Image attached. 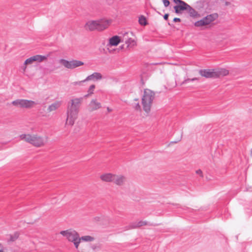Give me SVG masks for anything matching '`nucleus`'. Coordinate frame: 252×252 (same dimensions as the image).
Wrapping results in <instances>:
<instances>
[{
	"label": "nucleus",
	"instance_id": "f257e3e1",
	"mask_svg": "<svg viewBox=\"0 0 252 252\" xmlns=\"http://www.w3.org/2000/svg\"><path fill=\"white\" fill-rule=\"evenodd\" d=\"M83 100L82 97L74 98L70 100L67 107L66 124L73 126L77 118L79 108Z\"/></svg>",
	"mask_w": 252,
	"mask_h": 252
},
{
	"label": "nucleus",
	"instance_id": "f03ea898",
	"mask_svg": "<svg viewBox=\"0 0 252 252\" xmlns=\"http://www.w3.org/2000/svg\"><path fill=\"white\" fill-rule=\"evenodd\" d=\"M19 137L21 140L29 143L36 147H43L48 141L47 136L43 137L36 134H22L19 136Z\"/></svg>",
	"mask_w": 252,
	"mask_h": 252
},
{
	"label": "nucleus",
	"instance_id": "7ed1b4c3",
	"mask_svg": "<svg viewBox=\"0 0 252 252\" xmlns=\"http://www.w3.org/2000/svg\"><path fill=\"white\" fill-rule=\"evenodd\" d=\"M155 98V93L149 89H145L142 96V105L144 111L149 113Z\"/></svg>",
	"mask_w": 252,
	"mask_h": 252
},
{
	"label": "nucleus",
	"instance_id": "20e7f679",
	"mask_svg": "<svg viewBox=\"0 0 252 252\" xmlns=\"http://www.w3.org/2000/svg\"><path fill=\"white\" fill-rule=\"evenodd\" d=\"M111 21L101 19L97 21H89L85 25L86 30L93 31L94 30L102 31L107 28L111 23Z\"/></svg>",
	"mask_w": 252,
	"mask_h": 252
},
{
	"label": "nucleus",
	"instance_id": "39448f33",
	"mask_svg": "<svg viewBox=\"0 0 252 252\" xmlns=\"http://www.w3.org/2000/svg\"><path fill=\"white\" fill-rule=\"evenodd\" d=\"M199 73L201 76L207 78H216L226 76L228 74V71L224 68L200 69Z\"/></svg>",
	"mask_w": 252,
	"mask_h": 252
},
{
	"label": "nucleus",
	"instance_id": "423d86ee",
	"mask_svg": "<svg viewBox=\"0 0 252 252\" xmlns=\"http://www.w3.org/2000/svg\"><path fill=\"white\" fill-rule=\"evenodd\" d=\"M176 3L179 4L176 5L174 7L175 12L177 14L181 13V11L187 10L191 17H195L197 16L198 13L188 4L181 0H173Z\"/></svg>",
	"mask_w": 252,
	"mask_h": 252
},
{
	"label": "nucleus",
	"instance_id": "0eeeda50",
	"mask_svg": "<svg viewBox=\"0 0 252 252\" xmlns=\"http://www.w3.org/2000/svg\"><path fill=\"white\" fill-rule=\"evenodd\" d=\"M60 233L65 237L68 241L73 242L76 249L78 248L80 243V239L79 234L75 230L67 229L61 231Z\"/></svg>",
	"mask_w": 252,
	"mask_h": 252
},
{
	"label": "nucleus",
	"instance_id": "6e6552de",
	"mask_svg": "<svg viewBox=\"0 0 252 252\" xmlns=\"http://www.w3.org/2000/svg\"><path fill=\"white\" fill-rule=\"evenodd\" d=\"M11 103L15 106L26 109L32 108L37 104L35 101L24 99H16L13 101Z\"/></svg>",
	"mask_w": 252,
	"mask_h": 252
},
{
	"label": "nucleus",
	"instance_id": "1a4fd4ad",
	"mask_svg": "<svg viewBox=\"0 0 252 252\" xmlns=\"http://www.w3.org/2000/svg\"><path fill=\"white\" fill-rule=\"evenodd\" d=\"M59 63L67 69H72L84 65V63L80 61L73 60L68 61L65 59H60Z\"/></svg>",
	"mask_w": 252,
	"mask_h": 252
},
{
	"label": "nucleus",
	"instance_id": "9d476101",
	"mask_svg": "<svg viewBox=\"0 0 252 252\" xmlns=\"http://www.w3.org/2000/svg\"><path fill=\"white\" fill-rule=\"evenodd\" d=\"M218 17V15L217 13L208 15L202 19L194 23V25L198 27L208 25L215 20Z\"/></svg>",
	"mask_w": 252,
	"mask_h": 252
},
{
	"label": "nucleus",
	"instance_id": "9b49d317",
	"mask_svg": "<svg viewBox=\"0 0 252 252\" xmlns=\"http://www.w3.org/2000/svg\"><path fill=\"white\" fill-rule=\"evenodd\" d=\"M48 55L42 56L40 55H36L33 56L28 59L25 61V64L30 65L32 64L34 62H36L38 63H41L47 60Z\"/></svg>",
	"mask_w": 252,
	"mask_h": 252
},
{
	"label": "nucleus",
	"instance_id": "f8f14e48",
	"mask_svg": "<svg viewBox=\"0 0 252 252\" xmlns=\"http://www.w3.org/2000/svg\"><path fill=\"white\" fill-rule=\"evenodd\" d=\"M126 181V178L122 175L114 174L113 182L118 186H123Z\"/></svg>",
	"mask_w": 252,
	"mask_h": 252
},
{
	"label": "nucleus",
	"instance_id": "ddd939ff",
	"mask_svg": "<svg viewBox=\"0 0 252 252\" xmlns=\"http://www.w3.org/2000/svg\"><path fill=\"white\" fill-rule=\"evenodd\" d=\"M102 76L101 73L99 72H94L93 74L88 76L85 79V81H88L92 80L94 81L100 80L102 79Z\"/></svg>",
	"mask_w": 252,
	"mask_h": 252
},
{
	"label": "nucleus",
	"instance_id": "4468645a",
	"mask_svg": "<svg viewBox=\"0 0 252 252\" xmlns=\"http://www.w3.org/2000/svg\"><path fill=\"white\" fill-rule=\"evenodd\" d=\"M62 104V101L61 100H57L53 103H52L51 105H50L48 108L47 111L48 112H51L52 111H56L58 108H59Z\"/></svg>",
	"mask_w": 252,
	"mask_h": 252
},
{
	"label": "nucleus",
	"instance_id": "2eb2a0df",
	"mask_svg": "<svg viewBox=\"0 0 252 252\" xmlns=\"http://www.w3.org/2000/svg\"><path fill=\"white\" fill-rule=\"evenodd\" d=\"M101 107V103L98 102L96 99L92 100L89 104V109L90 111L96 110Z\"/></svg>",
	"mask_w": 252,
	"mask_h": 252
},
{
	"label": "nucleus",
	"instance_id": "dca6fc26",
	"mask_svg": "<svg viewBox=\"0 0 252 252\" xmlns=\"http://www.w3.org/2000/svg\"><path fill=\"white\" fill-rule=\"evenodd\" d=\"M113 176L112 173H104L100 175V179L105 182H113Z\"/></svg>",
	"mask_w": 252,
	"mask_h": 252
},
{
	"label": "nucleus",
	"instance_id": "f3484780",
	"mask_svg": "<svg viewBox=\"0 0 252 252\" xmlns=\"http://www.w3.org/2000/svg\"><path fill=\"white\" fill-rule=\"evenodd\" d=\"M121 42L120 37L118 36H114L109 40V44L110 46H117Z\"/></svg>",
	"mask_w": 252,
	"mask_h": 252
},
{
	"label": "nucleus",
	"instance_id": "a211bd4d",
	"mask_svg": "<svg viewBox=\"0 0 252 252\" xmlns=\"http://www.w3.org/2000/svg\"><path fill=\"white\" fill-rule=\"evenodd\" d=\"M145 225H151V224L145 220H140L137 222H134V225L132 226L131 228H139L142 226H145Z\"/></svg>",
	"mask_w": 252,
	"mask_h": 252
},
{
	"label": "nucleus",
	"instance_id": "6ab92c4d",
	"mask_svg": "<svg viewBox=\"0 0 252 252\" xmlns=\"http://www.w3.org/2000/svg\"><path fill=\"white\" fill-rule=\"evenodd\" d=\"M125 42L126 44V47L128 49H131L136 45V41L131 38H129L127 39H126Z\"/></svg>",
	"mask_w": 252,
	"mask_h": 252
},
{
	"label": "nucleus",
	"instance_id": "aec40b11",
	"mask_svg": "<svg viewBox=\"0 0 252 252\" xmlns=\"http://www.w3.org/2000/svg\"><path fill=\"white\" fill-rule=\"evenodd\" d=\"M20 234L18 232H15L13 234L8 235V239L7 242H13L15 241L19 237Z\"/></svg>",
	"mask_w": 252,
	"mask_h": 252
},
{
	"label": "nucleus",
	"instance_id": "412c9836",
	"mask_svg": "<svg viewBox=\"0 0 252 252\" xmlns=\"http://www.w3.org/2000/svg\"><path fill=\"white\" fill-rule=\"evenodd\" d=\"M134 102L132 103L133 107L137 111H140L141 110V106L138 102V99H135L134 100Z\"/></svg>",
	"mask_w": 252,
	"mask_h": 252
},
{
	"label": "nucleus",
	"instance_id": "4be33fe9",
	"mask_svg": "<svg viewBox=\"0 0 252 252\" xmlns=\"http://www.w3.org/2000/svg\"><path fill=\"white\" fill-rule=\"evenodd\" d=\"M80 241L81 240L86 241V242H91L94 240V238L90 236H84L81 237H80Z\"/></svg>",
	"mask_w": 252,
	"mask_h": 252
},
{
	"label": "nucleus",
	"instance_id": "5701e85b",
	"mask_svg": "<svg viewBox=\"0 0 252 252\" xmlns=\"http://www.w3.org/2000/svg\"><path fill=\"white\" fill-rule=\"evenodd\" d=\"M198 80H199V78H197V77H194V78H193L192 79L188 78V79H185L182 83V85L188 83H189V82L190 81H194Z\"/></svg>",
	"mask_w": 252,
	"mask_h": 252
},
{
	"label": "nucleus",
	"instance_id": "b1692460",
	"mask_svg": "<svg viewBox=\"0 0 252 252\" xmlns=\"http://www.w3.org/2000/svg\"><path fill=\"white\" fill-rule=\"evenodd\" d=\"M139 22L141 25H146L147 24L146 20L144 17H141L139 18Z\"/></svg>",
	"mask_w": 252,
	"mask_h": 252
},
{
	"label": "nucleus",
	"instance_id": "393cba45",
	"mask_svg": "<svg viewBox=\"0 0 252 252\" xmlns=\"http://www.w3.org/2000/svg\"><path fill=\"white\" fill-rule=\"evenodd\" d=\"M86 82V81H85V79H84V80L80 81H76V82H72V85L73 86H76V85L81 86L82 83L84 82Z\"/></svg>",
	"mask_w": 252,
	"mask_h": 252
},
{
	"label": "nucleus",
	"instance_id": "a878e982",
	"mask_svg": "<svg viewBox=\"0 0 252 252\" xmlns=\"http://www.w3.org/2000/svg\"><path fill=\"white\" fill-rule=\"evenodd\" d=\"M95 88L94 85H92L90 86L88 89V93L89 94H93L94 93V89Z\"/></svg>",
	"mask_w": 252,
	"mask_h": 252
},
{
	"label": "nucleus",
	"instance_id": "bb28decb",
	"mask_svg": "<svg viewBox=\"0 0 252 252\" xmlns=\"http://www.w3.org/2000/svg\"><path fill=\"white\" fill-rule=\"evenodd\" d=\"M134 225V222L130 224L129 225L125 227V230H129L132 229H135V228H131L132 226Z\"/></svg>",
	"mask_w": 252,
	"mask_h": 252
},
{
	"label": "nucleus",
	"instance_id": "cd10ccee",
	"mask_svg": "<svg viewBox=\"0 0 252 252\" xmlns=\"http://www.w3.org/2000/svg\"><path fill=\"white\" fill-rule=\"evenodd\" d=\"M162 1L165 7H167L170 4V2L168 0H163Z\"/></svg>",
	"mask_w": 252,
	"mask_h": 252
},
{
	"label": "nucleus",
	"instance_id": "c85d7f7f",
	"mask_svg": "<svg viewBox=\"0 0 252 252\" xmlns=\"http://www.w3.org/2000/svg\"><path fill=\"white\" fill-rule=\"evenodd\" d=\"M196 173L199 175L201 177H203L202 171L200 169L197 170Z\"/></svg>",
	"mask_w": 252,
	"mask_h": 252
},
{
	"label": "nucleus",
	"instance_id": "c756f323",
	"mask_svg": "<svg viewBox=\"0 0 252 252\" xmlns=\"http://www.w3.org/2000/svg\"><path fill=\"white\" fill-rule=\"evenodd\" d=\"M27 65V64H25V63L24 62L23 65L22 66V69L23 70V72H25L26 71Z\"/></svg>",
	"mask_w": 252,
	"mask_h": 252
},
{
	"label": "nucleus",
	"instance_id": "7c9ffc66",
	"mask_svg": "<svg viewBox=\"0 0 252 252\" xmlns=\"http://www.w3.org/2000/svg\"><path fill=\"white\" fill-rule=\"evenodd\" d=\"M0 252H4V247L3 245L0 243Z\"/></svg>",
	"mask_w": 252,
	"mask_h": 252
},
{
	"label": "nucleus",
	"instance_id": "2f4dec72",
	"mask_svg": "<svg viewBox=\"0 0 252 252\" xmlns=\"http://www.w3.org/2000/svg\"><path fill=\"white\" fill-rule=\"evenodd\" d=\"M173 21L174 22H180L181 21V19L180 18H175L173 19Z\"/></svg>",
	"mask_w": 252,
	"mask_h": 252
},
{
	"label": "nucleus",
	"instance_id": "473e14b6",
	"mask_svg": "<svg viewBox=\"0 0 252 252\" xmlns=\"http://www.w3.org/2000/svg\"><path fill=\"white\" fill-rule=\"evenodd\" d=\"M168 14H165L164 15V19L165 20H167L168 18Z\"/></svg>",
	"mask_w": 252,
	"mask_h": 252
},
{
	"label": "nucleus",
	"instance_id": "72a5a7b5",
	"mask_svg": "<svg viewBox=\"0 0 252 252\" xmlns=\"http://www.w3.org/2000/svg\"><path fill=\"white\" fill-rule=\"evenodd\" d=\"M246 191H252V187L246 188Z\"/></svg>",
	"mask_w": 252,
	"mask_h": 252
},
{
	"label": "nucleus",
	"instance_id": "f704fd0d",
	"mask_svg": "<svg viewBox=\"0 0 252 252\" xmlns=\"http://www.w3.org/2000/svg\"><path fill=\"white\" fill-rule=\"evenodd\" d=\"M107 111H108V112H111V111H112V109H110V108H109V107H107Z\"/></svg>",
	"mask_w": 252,
	"mask_h": 252
},
{
	"label": "nucleus",
	"instance_id": "c9c22d12",
	"mask_svg": "<svg viewBox=\"0 0 252 252\" xmlns=\"http://www.w3.org/2000/svg\"><path fill=\"white\" fill-rule=\"evenodd\" d=\"M251 156H252V148L251 149Z\"/></svg>",
	"mask_w": 252,
	"mask_h": 252
},
{
	"label": "nucleus",
	"instance_id": "e433bc0d",
	"mask_svg": "<svg viewBox=\"0 0 252 252\" xmlns=\"http://www.w3.org/2000/svg\"><path fill=\"white\" fill-rule=\"evenodd\" d=\"M123 48H124L123 45L121 46V49H123Z\"/></svg>",
	"mask_w": 252,
	"mask_h": 252
}]
</instances>
